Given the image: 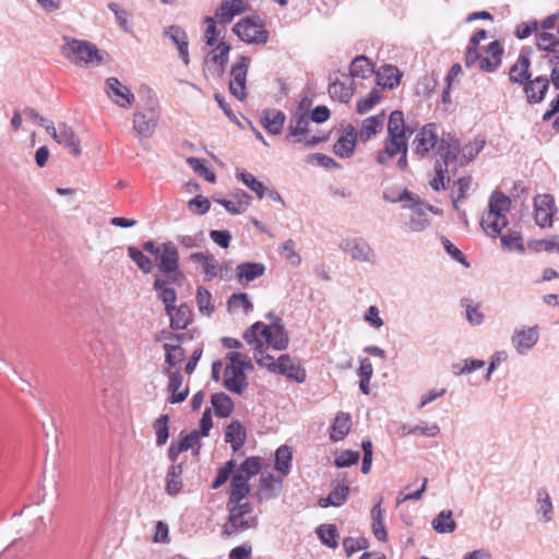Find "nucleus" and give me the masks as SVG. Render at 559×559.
Returning a JSON list of instances; mask_svg holds the SVG:
<instances>
[{
  "label": "nucleus",
  "instance_id": "nucleus-1",
  "mask_svg": "<svg viewBox=\"0 0 559 559\" xmlns=\"http://www.w3.org/2000/svg\"><path fill=\"white\" fill-rule=\"evenodd\" d=\"M511 200L500 191H495L488 201V211L481 216L480 226L487 236L498 237L508 225L507 213L510 211Z\"/></svg>",
  "mask_w": 559,
  "mask_h": 559
},
{
  "label": "nucleus",
  "instance_id": "nucleus-2",
  "mask_svg": "<svg viewBox=\"0 0 559 559\" xmlns=\"http://www.w3.org/2000/svg\"><path fill=\"white\" fill-rule=\"evenodd\" d=\"M226 366L223 374V385L226 390L238 395L248 388L246 370L253 368L249 357L238 352L226 354Z\"/></svg>",
  "mask_w": 559,
  "mask_h": 559
},
{
  "label": "nucleus",
  "instance_id": "nucleus-3",
  "mask_svg": "<svg viewBox=\"0 0 559 559\" xmlns=\"http://www.w3.org/2000/svg\"><path fill=\"white\" fill-rule=\"evenodd\" d=\"M243 338L248 344L258 343V347L264 341L269 347L275 350H284L288 346V335L284 326L278 322L269 325L257 322L245 332Z\"/></svg>",
  "mask_w": 559,
  "mask_h": 559
},
{
  "label": "nucleus",
  "instance_id": "nucleus-4",
  "mask_svg": "<svg viewBox=\"0 0 559 559\" xmlns=\"http://www.w3.org/2000/svg\"><path fill=\"white\" fill-rule=\"evenodd\" d=\"M66 44L62 46V55L71 62L81 66H98L103 61V57L91 41L80 39L64 38Z\"/></svg>",
  "mask_w": 559,
  "mask_h": 559
},
{
  "label": "nucleus",
  "instance_id": "nucleus-5",
  "mask_svg": "<svg viewBox=\"0 0 559 559\" xmlns=\"http://www.w3.org/2000/svg\"><path fill=\"white\" fill-rule=\"evenodd\" d=\"M228 522L224 525L223 535L231 536L258 526V518L249 502L228 504Z\"/></svg>",
  "mask_w": 559,
  "mask_h": 559
},
{
  "label": "nucleus",
  "instance_id": "nucleus-6",
  "mask_svg": "<svg viewBox=\"0 0 559 559\" xmlns=\"http://www.w3.org/2000/svg\"><path fill=\"white\" fill-rule=\"evenodd\" d=\"M408 139L386 136L384 146L378 152L377 162L380 165H388L392 158L399 156L396 166L401 171L408 167L407 163Z\"/></svg>",
  "mask_w": 559,
  "mask_h": 559
},
{
  "label": "nucleus",
  "instance_id": "nucleus-7",
  "mask_svg": "<svg viewBox=\"0 0 559 559\" xmlns=\"http://www.w3.org/2000/svg\"><path fill=\"white\" fill-rule=\"evenodd\" d=\"M155 260L157 267L162 273L166 275H173V282H178V277H183V275L179 272L178 249L171 241L159 243V250L155 255Z\"/></svg>",
  "mask_w": 559,
  "mask_h": 559
},
{
  "label": "nucleus",
  "instance_id": "nucleus-8",
  "mask_svg": "<svg viewBox=\"0 0 559 559\" xmlns=\"http://www.w3.org/2000/svg\"><path fill=\"white\" fill-rule=\"evenodd\" d=\"M250 58L241 56L230 69L229 92L239 100L247 97V74L250 64Z\"/></svg>",
  "mask_w": 559,
  "mask_h": 559
},
{
  "label": "nucleus",
  "instance_id": "nucleus-9",
  "mask_svg": "<svg viewBox=\"0 0 559 559\" xmlns=\"http://www.w3.org/2000/svg\"><path fill=\"white\" fill-rule=\"evenodd\" d=\"M310 119L307 112L296 111L289 120L287 138H295V142L302 143L307 147H313L320 142L317 136H307Z\"/></svg>",
  "mask_w": 559,
  "mask_h": 559
},
{
  "label": "nucleus",
  "instance_id": "nucleus-10",
  "mask_svg": "<svg viewBox=\"0 0 559 559\" xmlns=\"http://www.w3.org/2000/svg\"><path fill=\"white\" fill-rule=\"evenodd\" d=\"M234 32L241 40L249 44H265L267 41V32L252 17H246L236 23Z\"/></svg>",
  "mask_w": 559,
  "mask_h": 559
},
{
  "label": "nucleus",
  "instance_id": "nucleus-11",
  "mask_svg": "<svg viewBox=\"0 0 559 559\" xmlns=\"http://www.w3.org/2000/svg\"><path fill=\"white\" fill-rule=\"evenodd\" d=\"M105 92L109 99L122 109H129L135 102L132 91L117 78H108L105 82Z\"/></svg>",
  "mask_w": 559,
  "mask_h": 559
},
{
  "label": "nucleus",
  "instance_id": "nucleus-12",
  "mask_svg": "<svg viewBox=\"0 0 559 559\" xmlns=\"http://www.w3.org/2000/svg\"><path fill=\"white\" fill-rule=\"evenodd\" d=\"M340 249L353 260L372 263L374 253L370 245L360 237L346 238L340 242Z\"/></svg>",
  "mask_w": 559,
  "mask_h": 559
},
{
  "label": "nucleus",
  "instance_id": "nucleus-13",
  "mask_svg": "<svg viewBox=\"0 0 559 559\" xmlns=\"http://www.w3.org/2000/svg\"><path fill=\"white\" fill-rule=\"evenodd\" d=\"M535 222L542 228L551 227L552 217L557 213L555 199L551 194H538L534 198Z\"/></svg>",
  "mask_w": 559,
  "mask_h": 559
},
{
  "label": "nucleus",
  "instance_id": "nucleus-14",
  "mask_svg": "<svg viewBox=\"0 0 559 559\" xmlns=\"http://www.w3.org/2000/svg\"><path fill=\"white\" fill-rule=\"evenodd\" d=\"M538 326H520L511 336V344L519 355H526L538 342Z\"/></svg>",
  "mask_w": 559,
  "mask_h": 559
},
{
  "label": "nucleus",
  "instance_id": "nucleus-15",
  "mask_svg": "<svg viewBox=\"0 0 559 559\" xmlns=\"http://www.w3.org/2000/svg\"><path fill=\"white\" fill-rule=\"evenodd\" d=\"M438 142L437 124L427 123L415 135L413 141L414 153L426 156L438 145Z\"/></svg>",
  "mask_w": 559,
  "mask_h": 559
},
{
  "label": "nucleus",
  "instance_id": "nucleus-16",
  "mask_svg": "<svg viewBox=\"0 0 559 559\" xmlns=\"http://www.w3.org/2000/svg\"><path fill=\"white\" fill-rule=\"evenodd\" d=\"M460 141L451 133L443 134L437 145V154L442 160L441 165L449 167L451 163H455V167L460 162Z\"/></svg>",
  "mask_w": 559,
  "mask_h": 559
},
{
  "label": "nucleus",
  "instance_id": "nucleus-17",
  "mask_svg": "<svg viewBox=\"0 0 559 559\" xmlns=\"http://www.w3.org/2000/svg\"><path fill=\"white\" fill-rule=\"evenodd\" d=\"M276 372L297 383H304L307 377L306 370L301 367L300 362L288 355H281L278 357Z\"/></svg>",
  "mask_w": 559,
  "mask_h": 559
},
{
  "label": "nucleus",
  "instance_id": "nucleus-18",
  "mask_svg": "<svg viewBox=\"0 0 559 559\" xmlns=\"http://www.w3.org/2000/svg\"><path fill=\"white\" fill-rule=\"evenodd\" d=\"M190 258L194 263L200 265L206 281H212L217 275L224 277L223 266L211 252H195L192 253Z\"/></svg>",
  "mask_w": 559,
  "mask_h": 559
},
{
  "label": "nucleus",
  "instance_id": "nucleus-19",
  "mask_svg": "<svg viewBox=\"0 0 559 559\" xmlns=\"http://www.w3.org/2000/svg\"><path fill=\"white\" fill-rule=\"evenodd\" d=\"M357 138L358 133L355 127L352 124L346 126L334 144V154L340 158L350 157L355 152Z\"/></svg>",
  "mask_w": 559,
  "mask_h": 559
},
{
  "label": "nucleus",
  "instance_id": "nucleus-20",
  "mask_svg": "<svg viewBox=\"0 0 559 559\" xmlns=\"http://www.w3.org/2000/svg\"><path fill=\"white\" fill-rule=\"evenodd\" d=\"M163 35L176 46L182 62L189 64L188 37L185 29L178 25H171L164 29Z\"/></svg>",
  "mask_w": 559,
  "mask_h": 559
},
{
  "label": "nucleus",
  "instance_id": "nucleus-21",
  "mask_svg": "<svg viewBox=\"0 0 559 559\" xmlns=\"http://www.w3.org/2000/svg\"><path fill=\"white\" fill-rule=\"evenodd\" d=\"M133 130L142 139H150L157 126V116L154 112L144 114L136 111L133 114Z\"/></svg>",
  "mask_w": 559,
  "mask_h": 559
},
{
  "label": "nucleus",
  "instance_id": "nucleus-22",
  "mask_svg": "<svg viewBox=\"0 0 559 559\" xmlns=\"http://www.w3.org/2000/svg\"><path fill=\"white\" fill-rule=\"evenodd\" d=\"M329 94L332 98L338 99L342 103H348L354 95L353 79L346 74L336 78L329 85Z\"/></svg>",
  "mask_w": 559,
  "mask_h": 559
},
{
  "label": "nucleus",
  "instance_id": "nucleus-23",
  "mask_svg": "<svg viewBox=\"0 0 559 559\" xmlns=\"http://www.w3.org/2000/svg\"><path fill=\"white\" fill-rule=\"evenodd\" d=\"M248 9L246 0H223L219 8L216 10L215 16L222 24H227L231 20L245 12Z\"/></svg>",
  "mask_w": 559,
  "mask_h": 559
},
{
  "label": "nucleus",
  "instance_id": "nucleus-24",
  "mask_svg": "<svg viewBox=\"0 0 559 559\" xmlns=\"http://www.w3.org/2000/svg\"><path fill=\"white\" fill-rule=\"evenodd\" d=\"M265 272V265L259 262H246L237 265L235 273L236 278L241 285L254 281L262 276Z\"/></svg>",
  "mask_w": 559,
  "mask_h": 559
},
{
  "label": "nucleus",
  "instance_id": "nucleus-25",
  "mask_svg": "<svg viewBox=\"0 0 559 559\" xmlns=\"http://www.w3.org/2000/svg\"><path fill=\"white\" fill-rule=\"evenodd\" d=\"M53 140L69 148L73 155L79 156L81 154L80 141L72 128L66 123H59L58 133Z\"/></svg>",
  "mask_w": 559,
  "mask_h": 559
},
{
  "label": "nucleus",
  "instance_id": "nucleus-26",
  "mask_svg": "<svg viewBox=\"0 0 559 559\" xmlns=\"http://www.w3.org/2000/svg\"><path fill=\"white\" fill-rule=\"evenodd\" d=\"M282 489V480L275 478L272 474H267L260 478L258 488V499L260 501L276 498Z\"/></svg>",
  "mask_w": 559,
  "mask_h": 559
},
{
  "label": "nucleus",
  "instance_id": "nucleus-27",
  "mask_svg": "<svg viewBox=\"0 0 559 559\" xmlns=\"http://www.w3.org/2000/svg\"><path fill=\"white\" fill-rule=\"evenodd\" d=\"M486 53V56H481L479 69L485 72H493L501 63L503 48L498 41H492Z\"/></svg>",
  "mask_w": 559,
  "mask_h": 559
},
{
  "label": "nucleus",
  "instance_id": "nucleus-28",
  "mask_svg": "<svg viewBox=\"0 0 559 559\" xmlns=\"http://www.w3.org/2000/svg\"><path fill=\"white\" fill-rule=\"evenodd\" d=\"M249 492V479L245 478V476H241L240 474L234 473L230 483L228 504L243 502Z\"/></svg>",
  "mask_w": 559,
  "mask_h": 559
},
{
  "label": "nucleus",
  "instance_id": "nucleus-29",
  "mask_svg": "<svg viewBox=\"0 0 559 559\" xmlns=\"http://www.w3.org/2000/svg\"><path fill=\"white\" fill-rule=\"evenodd\" d=\"M409 135L411 131L405 124L403 112L400 110L392 111L389 117L386 136L408 139Z\"/></svg>",
  "mask_w": 559,
  "mask_h": 559
},
{
  "label": "nucleus",
  "instance_id": "nucleus-30",
  "mask_svg": "<svg viewBox=\"0 0 559 559\" xmlns=\"http://www.w3.org/2000/svg\"><path fill=\"white\" fill-rule=\"evenodd\" d=\"M401 76L396 67L386 64L377 72V84L383 88L393 90L400 84Z\"/></svg>",
  "mask_w": 559,
  "mask_h": 559
},
{
  "label": "nucleus",
  "instance_id": "nucleus-31",
  "mask_svg": "<svg viewBox=\"0 0 559 559\" xmlns=\"http://www.w3.org/2000/svg\"><path fill=\"white\" fill-rule=\"evenodd\" d=\"M170 318V326L173 330H183L191 322V310L187 305H181L178 308L175 306L166 311Z\"/></svg>",
  "mask_w": 559,
  "mask_h": 559
},
{
  "label": "nucleus",
  "instance_id": "nucleus-32",
  "mask_svg": "<svg viewBox=\"0 0 559 559\" xmlns=\"http://www.w3.org/2000/svg\"><path fill=\"white\" fill-rule=\"evenodd\" d=\"M382 498L371 509V528L374 537L379 542H385L388 539V533L384 525V511L381 508Z\"/></svg>",
  "mask_w": 559,
  "mask_h": 559
},
{
  "label": "nucleus",
  "instance_id": "nucleus-33",
  "mask_svg": "<svg viewBox=\"0 0 559 559\" xmlns=\"http://www.w3.org/2000/svg\"><path fill=\"white\" fill-rule=\"evenodd\" d=\"M384 117V112L382 111L379 115L366 118L358 133L360 140L366 142L374 136L383 128Z\"/></svg>",
  "mask_w": 559,
  "mask_h": 559
},
{
  "label": "nucleus",
  "instance_id": "nucleus-34",
  "mask_svg": "<svg viewBox=\"0 0 559 559\" xmlns=\"http://www.w3.org/2000/svg\"><path fill=\"white\" fill-rule=\"evenodd\" d=\"M165 372L169 378L168 389L171 392V403H181L188 395V389L180 390L182 384V376L179 370L166 369Z\"/></svg>",
  "mask_w": 559,
  "mask_h": 559
},
{
  "label": "nucleus",
  "instance_id": "nucleus-35",
  "mask_svg": "<svg viewBox=\"0 0 559 559\" xmlns=\"http://www.w3.org/2000/svg\"><path fill=\"white\" fill-rule=\"evenodd\" d=\"M246 430L238 420H233L226 428L225 441L231 444L234 451H238L246 442Z\"/></svg>",
  "mask_w": 559,
  "mask_h": 559
},
{
  "label": "nucleus",
  "instance_id": "nucleus-36",
  "mask_svg": "<svg viewBox=\"0 0 559 559\" xmlns=\"http://www.w3.org/2000/svg\"><path fill=\"white\" fill-rule=\"evenodd\" d=\"M163 335L165 334V344L164 348L166 352L165 361L169 367H176L180 365L185 358V350L180 346L179 343H171L169 340L171 338L170 333L163 332Z\"/></svg>",
  "mask_w": 559,
  "mask_h": 559
},
{
  "label": "nucleus",
  "instance_id": "nucleus-37",
  "mask_svg": "<svg viewBox=\"0 0 559 559\" xmlns=\"http://www.w3.org/2000/svg\"><path fill=\"white\" fill-rule=\"evenodd\" d=\"M548 90V80L544 76H538L530 81L525 86V92L530 103H539L544 99Z\"/></svg>",
  "mask_w": 559,
  "mask_h": 559
},
{
  "label": "nucleus",
  "instance_id": "nucleus-38",
  "mask_svg": "<svg viewBox=\"0 0 559 559\" xmlns=\"http://www.w3.org/2000/svg\"><path fill=\"white\" fill-rule=\"evenodd\" d=\"M348 493V486L338 484L335 487H333L328 497L321 498L319 500V506L321 508H328L330 506L341 507L346 502Z\"/></svg>",
  "mask_w": 559,
  "mask_h": 559
},
{
  "label": "nucleus",
  "instance_id": "nucleus-39",
  "mask_svg": "<svg viewBox=\"0 0 559 559\" xmlns=\"http://www.w3.org/2000/svg\"><path fill=\"white\" fill-rule=\"evenodd\" d=\"M285 115L275 109H269L263 112L262 122L264 128L272 134H280L282 132Z\"/></svg>",
  "mask_w": 559,
  "mask_h": 559
},
{
  "label": "nucleus",
  "instance_id": "nucleus-40",
  "mask_svg": "<svg viewBox=\"0 0 559 559\" xmlns=\"http://www.w3.org/2000/svg\"><path fill=\"white\" fill-rule=\"evenodd\" d=\"M352 427V418L346 413H340L336 415L332 425L330 438L333 441L343 440L349 432Z\"/></svg>",
  "mask_w": 559,
  "mask_h": 559
},
{
  "label": "nucleus",
  "instance_id": "nucleus-41",
  "mask_svg": "<svg viewBox=\"0 0 559 559\" xmlns=\"http://www.w3.org/2000/svg\"><path fill=\"white\" fill-rule=\"evenodd\" d=\"M537 514L543 522H550L554 519V506L546 489H539L536 495Z\"/></svg>",
  "mask_w": 559,
  "mask_h": 559
},
{
  "label": "nucleus",
  "instance_id": "nucleus-42",
  "mask_svg": "<svg viewBox=\"0 0 559 559\" xmlns=\"http://www.w3.org/2000/svg\"><path fill=\"white\" fill-rule=\"evenodd\" d=\"M530 64L531 61L528 55L522 53L519 57L516 63L510 69V80L514 83L523 84L526 80L530 79Z\"/></svg>",
  "mask_w": 559,
  "mask_h": 559
},
{
  "label": "nucleus",
  "instance_id": "nucleus-43",
  "mask_svg": "<svg viewBox=\"0 0 559 559\" xmlns=\"http://www.w3.org/2000/svg\"><path fill=\"white\" fill-rule=\"evenodd\" d=\"M432 528L439 534L452 533L456 528L451 510L441 511L431 522Z\"/></svg>",
  "mask_w": 559,
  "mask_h": 559
},
{
  "label": "nucleus",
  "instance_id": "nucleus-44",
  "mask_svg": "<svg viewBox=\"0 0 559 559\" xmlns=\"http://www.w3.org/2000/svg\"><path fill=\"white\" fill-rule=\"evenodd\" d=\"M212 406L214 408L215 415L221 418L228 417L234 409L233 400L225 393H215L211 399Z\"/></svg>",
  "mask_w": 559,
  "mask_h": 559
},
{
  "label": "nucleus",
  "instance_id": "nucleus-45",
  "mask_svg": "<svg viewBox=\"0 0 559 559\" xmlns=\"http://www.w3.org/2000/svg\"><path fill=\"white\" fill-rule=\"evenodd\" d=\"M382 199L389 203H399L414 201V194L400 186H389L384 188Z\"/></svg>",
  "mask_w": 559,
  "mask_h": 559
},
{
  "label": "nucleus",
  "instance_id": "nucleus-46",
  "mask_svg": "<svg viewBox=\"0 0 559 559\" xmlns=\"http://www.w3.org/2000/svg\"><path fill=\"white\" fill-rule=\"evenodd\" d=\"M350 74L348 76L367 79L373 73V66L370 63L367 57H356L349 68Z\"/></svg>",
  "mask_w": 559,
  "mask_h": 559
},
{
  "label": "nucleus",
  "instance_id": "nucleus-47",
  "mask_svg": "<svg viewBox=\"0 0 559 559\" xmlns=\"http://www.w3.org/2000/svg\"><path fill=\"white\" fill-rule=\"evenodd\" d=\"M401 430L403 436L419 433L432 438L440 433V427L437 424L427 425L425 423H420L417 425H403Z\"/></svg>",
  "mask_w": 559,
  "mask_h": 559
},
{
  "label": "nucleus",
  "instance_id": "nucleus-48",
  "mask_svg": "<svg viewBox=\"0 0 559 559\" xmlns=\"http://www.w3.org/2000/svg\"><path fill=\"white\" fill-rule=\"evenodd\" d=\"M153 287L157 292L158 298L164 302L165 310L173 308L177 298L175 289L168 287L166 282L160 278L155 280Z\"/></svg>",
  "mask_w": 559,
  "mask_h": 559
},
{
  "label": "nucleus",
  "instance_id": "nucleus-49",
  "mask_svg": "<svg viewBox=\"0 0 559 559\" xmlns=\"http://www.w3.org/2000/svg\"><path fill=\"white\" fill-rule=\"evenodd\" d=\"M484 145L485 141L483 139H475L474 141L464 145L462 148L460 147L459 166H463L464 164L473 160L483 150Z\"/></svg>",
  "mask_w": 559,
  "mask_h": 559
},
{
  "label": "nucleus",
  "instance_id": "nucleus-50",
  "mask_svg": "<svg viewBox=\"0 0 559 559\" xmlns=\"http://www.w3.org/2000/svg\"><path fill=\"white\" fill-rule=\"evenodd\" d=\"M528 249L535 253L559 252V236H550L548 238L530 241Z\"/></svg>",
  "mask_w": 559,
  "mask_h": 559
},
{
  "label": "nucleus",
  "instance_id": "nucleus-51",
  "mask_svg": "<svg viewBox=\"0 0 559 559\" xmlns=\"http://www.w3.org/2000/svg\"><path fill=\"white\" fill-rule=\"evenodd\" d=\"M181 473L182 468L181 465H171L166 475V490L169 495H177L181 487Z\"/></svg>",
  "mask_w": 559,
  "mask_h": 559
},
{
  "label": "nucleus",
  "instance_id": "nucleus-52",
  "mask_svg": "<svg viewBox=\"0 0 559 559\" xmlns=\"http://www.w3.org/2000/svg\"><path fill=\"white\" fill-rule=\"evenodd\" d=\"M471 181H472V179L469 177H462V178H459L453 183V187L451 190V200H452V204L456 211H460L459 202L466 197L467 191L471 186Z\"/></svg>",
  "mask_w": 559,
  "mask_h": 559
},
{
  "label": "nucleus",
  "instance_id": "nucleus-53",
  "mask_svg": "<svg viewBox=\"0 0 559 559\" xmlns=\"http://www.w3.org/2000/svg\"><path fill=\"white\" fill-rule=\"evenodd\" d=\"M236 176L243 182V185L250 188L258 195L259 199L264 198L267 188L261 181H259L252 174L247 173L246 170H238Z\"/></svg>",
  "mask_w": 559,
  "mask_h": 559
},
{
  "label": "nucleus",
  "instance_id": "nucleus-54",
  "mask_svg": "<svg viewBox=\"0 0 559 559\" xmlns=\"http://www.w3.org/2000/svg\"><path fill=\"white\" fill-rule=\"evenodd\" d=\"M292 452L288 447L282 445L275 452V469L286 476L290 472Z\"/></svg>",
  "mask_w": 559,
  "mask_h": 559
},
{
  "label": "nucleus",
  "instance_id": "nucleus-55",
  "mask_svg": "<svg viewBox=\"0 0 559 559\" xmlns=\"http://www.w3.org/2000/svg\"><path fill=\"white\" fill-rule=\"evenodd\" d=\"M317 534L320 540L329 546L330 548H336L338 546V534L337 528L334 524H322L317 528Z\"/></svg>",
  "mask_w": 559,
  "mask_h": 559
},
{
  "label": "nucleus",
  "instance_id": "nucleus-56",
  "mask_svg": "<svg viewBox=\"0 0 559 559\" xmlns=\"http://www.w3.org/2000/svg\"><path fill=\"white\" fill-rule=\"evenodd\" d=\"M228 310L230 312L242 311L248 313L252 310V304L245 293L233 294L227 301Z\"/></svg>",
  "mask_w": 559,
  "mask_h": 559
},
{
  "label": "nucleus",
  "instance_id": "nucleus-57",
  "mask_svg": "<svg viewBox=\"0 0 559 559\" xmlns=\"http://www.w3.org/2000/svg\"><path fill=\"white\" fill-rule=\"evenodd\" d=\"M261 471V461L258 456L248 457L243 461L239 467L236 469V474H240L245 476V478L250 479L251 477L258 475Z\"/></svg>",
  "mask_w": 559,
  "mask_h": 559
},
{
  "label": "nucleus",
  "instance_id": "nucleus-58",
  "mask_svg": "<svg viewBox=\"0 0 559 559\" xmlns=\"http://www.w3.org/2000/svg\"><path fill=\"white\" fill-rule=\"evenodd\" d=\"M128 253L143 273L148 274L152 272L154 267L153 262L141 250L131 246L128 248Z\"/></svg>",
  "mask_w": 559,
  "mask_h": 559
},
{
  "label": "nucleus",
  "instance_id": "nucleus-59",
  "mask_svg": "<svg viewBox=\"0 0 559 559\" xmlns=\"http://www.w3.org/2000/svg\"><path fill=\"white\" fill-rule=\"evenodd\" d=\"M254 346V359L260 367L266 368L270 372H276L278 359L275 361L274 358L263 350V344L258 347V343L252 344Z\"/></svg>",
  "mask_w": 559,
  "mask_h": 559
},
{
  "label": "nucleus",
  "instance_id": "nucleus-60",
  "mask_svg": "<svg viewBox=\"0 0 559 559\" xmlns=\"http://www.w3.org/2000/svg\"><path fill=\"white\" fill-rule=\"evenodd\" d=\"M381 99V94L377 88L370 91V93L359 99L356 105L357 112L364 115L371 110Z\"/></svg>",
  "mask_w": 559,
  "mask_h": 559
},
{
  "label": "nucleus",
  "instance_id": "nucleus-61",
  "mask_svg": "<svg viewBox=\"0 0 559 559\" xmlns=\"http://www.w3.org/2000/svg\"><path fill=\"white\" fill-rule=\"evenodd\" d=\"M211 297V293L207 289L204 287H198L195 299L198 309L201 313L210 316L213 312Z\"/></svg>",
  "mask_w": 559,
  "mask_h": 559
},
{
  "label": "nucleus",
  "instance_id": "nucleus-62",
  "mask_svg": "<svg viewBox=\"0 0 559 559\" xmlns=\"http://www.w3.org/2000/svg\"><path fill=\"white\" fill-rule=\"evenodd\" d=\"M168 415H162L155 420L154 427L156 429V443L159 447L164 445L168 440Z\"/></svg>",
  "mask_w": 559,
  "mask_h": 559
},
{
  "label": "nucleus",
  "instance_id": "nucleus-63",
  "mask_svg": "<svg viewBox=\"0 0 559 559\" xmlns=\"http://www.w3.org/2000/svg\"><path fill=\"white\" fill-rule=\"evenodd\" d=\"M229 50L230 46L222 41L211 51L209 58L211 61L224 67L227 63Z\"/></svg>",
  "mask_w": 559,
  "mask_h": 559
},
{
  "label": "nucleus",
  "instance_id": "nucleus-64",
  "mask_svg": "<svg viewBox=\"0 0 559 559\" xmlns=\"http://www.w3.org/2000/svg\"><path fill=\"white\" fill-rule=\"evenodd\" d=\"M189 166L199 175L205 178L210 182L215 181V174L212 173L203 163L202 159L197 157H189L187 159Z\"/></svg>",
  "mask_w": 559,
  "mask_h": 559
}]
</instances>
